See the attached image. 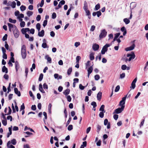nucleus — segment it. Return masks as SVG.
Returning <instances> with one entry per match:
<instances>
[{
	"instance_id": "obj_31",
	"label": "nucleus",
	"mask_w": 148,
	"mask_h": 148,
	"mask_svg": "<svg viewBox=\"0 0 148 148\" xmlns=\"http://www.w3.org/2000/svg\"><path fill=\"white\" fill-rule=\"evenodd\" d=\"M28 129L31 132H34V131L32 129L30 128H28L27 126H25V127L24 130L26 131Z\"/></svg>"
},
{
	"instance_id": "obj_35",
	"label": "nucleus",
	"mask_w": 148,
	"mask_h": 148,
	"mask_svg": "<svg viewBox=\"0 0 148 148\" xmlns=\"http://www.w3.org/2000/svg\"><path fill=\"white\" fill-rule=\"evenodd\" d=\"M90 58L91 60H93L94 59V54L93 53H91L90 54Z\"/></svg>"
},
{
	"instance_id": "obj_4",
	"label": "nucleus",
	"mask_w": 148,
	"mask_h": 148,
	"mask_svg": "<svg viewBox=\"0 0 148 148\" xmlns=\"http://www.w3.org/2000/svg\"><path fill=\"white\" fill-rule=\"evenodd\" d=\"M107 32L105 29H103L101 31V32L99 34V37L100 39L104 38L107 35Z\"/></svg>"
},
{
	"instance_id": "obj_42",
	"label": "nucleus",
	"mask_w": 148,
	"mask_h": 148,
	"mask_svg": "<svg viewBox=\"0 0 148 148\" xmlns=\"http://www.w3.org/2000/svg\"><path fill=\"white\" fill-rule=\"evenodd\" d=\"M81 59V57L80 56H77L76 58V63H79V61Z\"/></svg>"
},
{
	"instance_id": "obj_63",
	"label": "nucleus",
	"mask_w": 148,
	"mask_h": 148,
	"mask_svg": "<svg viewBox=\"0 0 148 148\" xmlns=\"http://www.w3.org/2000/svg\"><path fill=\"white\" fill-rule=\"evenodd\" d=\"M136 86V84L133 83H132L131 85V86L130 87V88H132L133 89H134Z\"/></svg>"
},
{
	"instance_id": "obj_52",
	"label": "nucleus",
	"mask_w": 148,
	"mask_h": 148,
	"mask_svg": "<svg viewBox=\"0 0 148 148\" xmlns=\"http://www.w3.org/2000/svg\"><path fill=\"white\" fill-rule=\"evenodd\" d=\"M121 68L122 70H125L126 69L127 66L125 65H123L122 66Z\"/></svg>"
},
{
	"instance_id": "obj_27",
	"label": "nucleus",
	"mask_w": 148,
	"mask_h": 148,
	"mask_svg": "<svg viewBox=\"0 0 148 148\" xmlns=\"http://www.w3.org/2000/svg\"><path fill=\"white\" fill-rule=\"evenodd\" d=\"M88 5L87 2L86 1H85L84 2L83 9L88 8Z\"/></svg>"
},
{
	"instance_id": "obj_55",
	"label": "nucleus",
	"mask_w": 148,
	"mask_h": 148,
	"mask_svg": "<svg viewBox=\"0 0 148 148\" xmlns=\"http://www.w3.org/2000/svg\"><path fill=\"white\" fill-rule=\"evenodd\" d=\"M125 76V74L124 73H123L120 75V78L121 79L123 78Z\"/></svg>"
},
{
	"instance_id": "obj_19",
	"label": "nucleus",
	"mask_w": 148,
	"mask_h": 148,
	"mask_svg": "<svg viewBox=\"0 0 148 148\" xmlns=\"http://www.w3.org/2000/svg\"><path fill=\"white\" fill-rule=\"evenodd\" d=\"M39 90L42 93H45V91L43 89L42 85L41 84L39 85Z\"/></svg>"
},
{
	"instance_id": "obj_30",
	"label": "nucleus",
	"mask_w": 148,
	"mask_h": 148,
	"mask_svg": "<svg viewBox=\"0 0 148 148\" xmlns=\"http://www.w3.org/2000/svg\"><path fill=\"white\" fill-rule=\"evenodd\" d=\"M42 47L43 48H48V47L47 46V44L46 42L43 43L42 44Z\"/></svg>"
},
{
	"instance_id": "obj_54",
	"label": "nucleus",
	"mask_w": 148,
	"mask_h": 148,
	"mask_svg": "<svg viewBox=\"0 0 148 148\" xmlns=\"http://www.w3.org/2000/svg\"><path fill=\"white\" fill-rule=\"evenodd\" d=\"M47 20L44 21L43 24V26L44 27H45L47 25Z\"/></svg>"
},
{
	"instance_id": "obj_33",
	"label": "nucleus",
	"mask_w": 148,
	"mask_h": 148,
	"mask_svg": "<svg viewBox=\"0 0 148 148\" xmlns=\"http://www.w3.org/2000/svg\"><path fill=\"white\" fill-rule=\"evenodd\" d=\"M100 8V4L99 3H98L95 5V10H97Z\"/></svg>"
},
{
	"instance_id": "obj_18",
	"label": "nucleus",
	"mask_w": 148,
	"mask_h": 148,
	"mask_svg": "<svg viewBox=\"0 0 148 148\" xmlns=\"http://www.w3.org/2000/svg\"><path fill=\"white\" fill-rule=\"evenodd\" d=\"M120 34V33H116L115 34V36L114 38L113 39V40L112 42H113L114 41L117 40V38L119 36Z\"/></svg>"
},
{
	"instance_id": "obj_40",
	"label": "nucleus",
	"mask_w": 148,
	"mask_h": 148,
	"mask_svg": "<svg viewBox=\"0 0 148 148\" xmlns=\"http://www.w3.org/2000/svg\"><path fill=\"white\" fill-rule=\"evenodd\" d=\"M25 108V107L24 103H23L22 104L21 106V108H20V111L22 110H23Z\"/></svg>"
},
{
	"instance_id": "obj_50",
	"label": "nucleus",
	"mask_w": 148,
	"mask_h": 148,
	"mask_svg": "<svg viewBox=\"0 0 148 148\" xmlns=\"http://www.w3.org/2000/svg\"><path fill=\"white\" fill-rule=\"evenodd\" d=\"M120 87L118 85L116 87L115 89V92H117L120 89Z\"/></svg>"
},
{
	"instance_id": "obj_38",
	"label": "nucleus",
	"mask_w": 148,
	"mask_h": 148,
	"mask_svg": "<svg viewBox=\"0 0 148 148\" xmlns=\"http://www.w3.org/2000/svg\"><path fill=\"white\" fill-rule=\"evenodd\" d=\"M13 8H14L16 7V2L13 1L12 2V4L10 5Z\"/></svg>"
},
{
	"instance_id": "obj_11",
	"label": "nucleus",
	"mask_w": 148,
	"mask_h": 148,
	"mask_svg": "<svg viewBox=\"0 0 148 148\" xmlns=\"http://www.w3.org/2000/svg\"><path fill=\"white\" fill-rule=\"evenodd\" d=\"M102 93L100 92H99L97 95V98L98 100L100 101L102 97Z\"/></svg>"
},
{
	"instance_id": "obj_58",
	"label": "nucleus",
	"mask_w": 148,
	"mask_h": 148,
	"mask_svg": "<svg viewBox=\"0 0 148 148\" xmlns=\"http://www.w3.org/2000/svg\"><path fill=\"white\" fill-rule=\"evenodd\" d=\"M80 45V43L79 42H76L75 43L74 45L76 47H78Z\"/></svg>"
},
{
	"instance_id": "obj_22",
	"label": "nucleus",
	"mask_w": 148,
	"mask_h": 148,
	"mask_svg": "<svg viewBox=\"0 0 148 148\" xmlns=\"http://www.w3.org/2000/svg\"><path fill=\"white\" fill-rule=\"evenodd\" d=\"M123 20L126 25L128 24L130 22V20L127 18H124Z\"/></svg>"
},
{
	"instance_id": "obj_23",
	"label": "nucleus",
	"mask_w": 148,
	"mask_h": 148,
	"mask_svg": "<svg viewBox=\"0 0 148 148\" xmlns=\"http://www.w3.org/2000/svg\"><path fill=\"white\" fill-rule=\"evenodd\" d=\"M104 108L105 106L103 105H102L99 109V111H101L102 112H105V111L104 109Z\"/></svg>"
},
{
	"instance_id": "obj_53",
	"label": "nucleus",
	"mask_w": 148,
	"mask_h": 148,
	"mask_svg": "<svg viewBox=\"0 0 148 148\" xmlns=\"http://www.w3.org/2000/svg\"><path fill=\"white\" fill-rule=\"evenodd\" d=\"M56 17V13L55 12H53L52 15V18L53 19H55Z\"/></svg>"
},
{
	"instance_id": "obj_21",
	"label": "nucleus",
	"mask_w": 148,
	"mask_h": 148,
	"mask_svg": "<svg viewBox=\"0 0 148 148\" xmlns=\"http://www.w3.org/2000/svg\"><path fill=\"white\" fill-rule=\"evenodd\" d=\"M70 92V90L69 89L67 88L63 92V94L65 95H67L69 94Z\"/></svg>"
},
{
	"instance_id": "obj_8",
	"label": "nucleus",
	"mask_w": 148,
	"mask_h": 148,
	"mask_svg": "<svg viewBox=\"0 0 148 148\" xmlns=\"http://www.w3.org/2000/svg\"><path fill=\"white\" fill-rule=\"evenodd\" d=\"M134 41L132 42V43H133V45L130 46V47L126 48L125 49V50L127 51H131L133 50L134 49L135 47V45L134 43Z\"/></svg>"
},
{
	"instance_id": "obj_3",
	"label": "nucleus",
	"mask_w": 148,
	"mask_h": 148,
	"mask_svg": "<svg viewBox=\"0 0 148 148\" xmlns=\"http://www.w3.org/2000/svg\"><path fill=\"white\" fill-rule=\"evenodd\" d=\"M13 33L14 34L15 37L17 38L18 37L19 35V32L18 30V29L16 26L14 27V28L12 30Z\"/></svg>"
},
{
	"instance_id": "obj_44",
	"label": "nucleus",
	"mask_w": 148,
	"mask_h": 148,
	"mask_svg": "<svg viewBox=\"0 0 148 148\" xmlns=\"http://www.w3.org/2000/svg\"><path fill=\"white\" fill-rule=\"evenodd\" d=\"M8 35L7 34H5L2 38L3 41H5L7 40Z\"/></svg>"
},
{
	"instance_id": "obj_16",
	"label": "nucleus",
	"mask_w": 148,
	"mask_h": 148,
	"mask_svg": "<svg viewBox=\"0 0 148 148\" xmlns=\"http://www.w3.org/2000/svg\"><path fill=\"white\" fill-rule=\"evenodd\" d=\"M45 58L47 60V61L50 63L51 62V58L49 57V56L47 55L45 56Z\"/></svg>"
},
{
	"instance_id": "obj_10",
	"label": "nucleus",
	"mask_w": 148,
	"mask_h": 148,
	"mask_svg": "<svg viewBox=\"0 0 148 148\" xmlns=\"http://www.w3.org/2000/svg\"><path fill=\"white\" fill-rule=\"evenodd\" d=\"M121 31L123 32V36H125L127 33V30L125 27H123L121 29Z\"/></svg>"
},
{
	"instance_id": "obj_7",
	"label": "nucleus",
	"mask_w": 148,
	"mask_h": 148,
	"mask_svg": "<svg viewBox=\"0 0 148 148\" xmlns=\"http://www.w3.org/2000/svg\"><path fill=\"white\" fill-rule=\"evenodd\" d=\"M127 95H126L122 98V100L120 101L119 102V106H124V105L125 103V100L127 97Z\"/></svg>"
},
{
	"instance_id": "obj_37",
	"label": "nucleus",
	"mask_w": 148,
	"mask_h": 148,
	"mask_svg": "<svg viewBox=\"0 0 148 148\" xmlns=\"http://www.w3.org/2000/svg\"><path fill=\"white\" fill-rule=\"evenodd\" d=\"M33 14V13L31 11H27V15L29 17L31 15H32Z\"/></svg>"
},
{
	"instance_id": "obj_13",
	"label": "nucleus",
	"mask_w": 148,
	"mask_h": 148,
	"mask_svg": "<svg viewBox=\"0 0 148 148\" xmlns=\"http://www.w3.org/2000/svg\"><path fill=\"white\" fill-rule=\"evenodd\" d=\"M14 91L15 93L19 97L21 96V92L20 91H18V89L17 88H14Z\"/></svg>"
},
{
	"instance_id": "obj_14",
	"label": "nucleus",
	"mask_w": 148,
	"mask_h": 148,
	"mask_svg": "<svg viewBox=\"0 0 148 148\" xmlns=\"http://www.w3.org/2000/svg\"><path fill=\"white\" fill-rule=\"evenodd\" d=\"M65 3V1L62 0L60 1L58 5V6L59 7V8H61L62 5L64 4Z\"/></svg>"
},
{
	"instance_id": "obj_28",
	"label": "nucleus",
	"mask_w": 148,
	"mask_h": 148,
	"mask_svg": "<svg viewBox=\"0 0 148 148\" xmlns=\"http://www.w3.org/2000/svg\"><path fill=\"white\" fill-rule=\"evenodd\" d=\"M88 85V84H87L86 86H83L81 84H80L79 85V89L81 90H83L84 89L85 87H86Z\"/></svg>"
},
{
	"instance_id": "obj_25",
	"label": "nucleus",
	"mask_w": 148,
	"mask_h": 148,
	"mask_svg": "<svg viewBox=\"0 0 148 148\" xmlns=\"http://www.w3.org/2000/svg\"><path fill=\"white\" fill-rule=\"evenodd\" d=\"M93 68L92 66H90V67L88 68V73H91L93 70Z\"/></svg>"
},
{
	"instance_id": "obj_45",
	"label": "nucleus",
	"mask_w": 148,
	"mask_h": 148,
	"mask_svg": "<svg viewBox=\"0 0 148 148\" xmlns=\"http://www.w3.org/2000/svg\"><path fill=\"white\" fill-rule=\"evenodd\" d=\"M73 125H69L68 127V130L69 131H71L72 130L73 128Z\"/></svg>"
},
{
	"instance_id": "obj_36",
	"label": "nucleus",
	"mask_w": 148,
	"mask_h": 148,
	"mask_svg": "<svg viewBox=\"0 0 148 148\" xmlns=\"http://www.w3.org/2000/svg\"><path fill=\"white\" fill-rule=\"evenodd\" d=\"M43 75L42 73L40 74L39 77L38 78V80L39 81H41L42 80L43 78Z\"/></svg>"
},
{
	"instance_id": "obj_41",
	"label": "nucleus",
	"mask_w": 148,
	"mask_h": 148,
	"mask_svg": "<svg viewBox=\"0 0 148 148\" xmlns=\"http://www.w3.org/2000/svg\"><path fill=\"white\" fill-rule=\"evenodd\" d=\"M94 77L96 80H98L100 78V76L98 75H96Z\"/></svg>"
},
{
	"instance_id": "obj_29",
	"label": "nucleus",
	"mask_w": 148,
	"mask_h": 148,
	"mask_svg": "<svg viewBox=\"0 0 148 148\" xmlns=\"http://www.w3.org/2000/svg\"><path fill=\"white\" fill-rule=\"evenodd\" d=\"M36 28L38 29V31L40 30V25L39 23H38L36 25Z\"/></svg>"
},
{
	"instance_id": "obj_15",
	"label": "nucleus",
	"mask_w": 148,
	"mask_h": 148,
	"mask_svg": "<svg viewBox=\"0 0 148 148\" xmlns=\"http://www.w3.org/2000/svg\"><path fill=\"white\" fill-rule=\"evenodd\" d=\"M11 142L10 141H8L7 143V147L8 148H15V147L12 145H10Z\"/></svg>"
},
{
	"instance_id": "obj_59",
	"label": "nucleus",
	"mask_w": 148,
	"mask_h": 148,
	"mask_svg": "<svg viewBox=\"0 0 148 148\" xmlns=\"http://www.w3.org/2000/svg\"><path fill=\"white\" fill-rule=\"evenodd\" d=\"M97 15L98 17H99L101 15V13L100 11H98L97 12Z\"/></svg>"
},
{
	"instance_id": "obj_48",
	"label": "nucleus",
	"mask_w": 148,
	"mask_h": 148,
	"mask_svg": "<svg viewBox=\"0 0 148 148\" xmlns=\"http://www.w3.org/2000/svg\"><path fill=\"white\" fill-rule=\"evenodd\" d=\"M91 105L93 106V107H94V108L96 107L97 106L96 103V102H95V101L92 102L91 103Z\"/></svg>"
},
{
	"instance_id": "obj_32",
	"label": "nucleus",
	"mask_w": 148,
	"mask_h": 148,
	"mask_svg": "<svg viewBox=\"0 0 148 148\" xmlns=\"http://www.w3.org/2000/svg\"><path fill=\"white\" fill-rule=\"evenodd\" d=\"M20 9L21 11H24L26 10V7L25 6L22 5L20 8Z\"/></svg>"
},
{
	"instance_id": "obj_20",
	"label": "nucleus",
	"mask_w": 148,
	"mask_h": 148,
	"mask_svg": "<svg viewBox=\"0 0 148 148\" xmlns=\"http://www.w3.org/2000/svg\"><path fill=\"white\" fill-rule=\"evenodd\" d=\"M2 71L3 72H5L7 73L8 72V69L5 66H3L2 68Z\"/></svg>"
},
{
	"instance_id": "obj_6",
	"label": "nucleus",
	"mask_w": 148,
	"mask_h": 148,
	"mask_svg": "<svg viewBox=\"0 0 148 148\" xmlns=\"http://www.w3.org/2000/svg\"><path fill=\"white\" fill-rule=\"evenodd\" d=\"M127 57H129L128 59V61H130L132 59H134L135 57V55L134 52L132 53H128L127 54Z\"/></svg>"
},
{
	"instance_id": "obj_1",
	"label": "nucleus",
	"mask_w": 148,
	"mask_h": 148,
	"mask_svg": "<svg viewBox=\"0 0 148 148\" xmlns=\"http://www.w3.org/2000/svg\"><path fill=\"white\" fill-rule=\"evenodd\" d=\"M21 54L22 58L23 59L25 58L26 57V46L25 45H22L21 49Z\"/></svg>"
},
{
	"instance_id": "obj_46",
	"label": "nucleus",
	"mask_w": 148,
	"mask_h": 148,
	"mask_svg": "<svg viewBox=\"0 0 148 148\" xmlns=\"http://www.w3.org/2000/svg\"><path fill=\"white\" fill-rule=\"evenodd\" d=\"M104 112H100L99 114V116L101 118H103L104 116Z\"/></svg>"
},
{
	"instance_id": "obj_51",
	"label": "nucleus",
	"mask_w": 148,
	"mask_h": 148,
	"mask_svg": "<svg viewBox=\"0 0 148 148\" xmlns=\"http://www.w3.org/2000/svg\"><path fill=\"white\" fill-rule=\"evenodd\" d=\"M101 128V127L99 125H98L97 126V131L99 132Z\"/></svg>"
},
{
	"instance_id": "obj_39",
	"label": "nucleus",
	"mask_w": 148,
	"mask_h": 148,
	"mask_svg": "<svg viewBox=\"0 0 148 148\" xmlns=\"http://www.w3.org/2000/svg\"><path fill=\"white\" fill-rule=\"evenodd\" d=\"M72 71V67L69 68L67 71V74L68 75H70L71 72Z\"/></svg>"
},
{
	"instance_id": "obj_60",
	"label": "nucleus",
	"mask_w": 148,
	"mask_h": 148,
	"mask_svg": "<svg viewBox=\"0 0 148 148\" xmlns=\"http://www.w3.org/2000/svg\"><path fill=\"white\" fill-rule=\"evenodd\" d=\"M90 61H87V63L86 64V68H87L88 67H89L90 66Z\"/></svg>"
},
{
	"instance_id": "obj_49",
	"label": "nucleus",
	"mask_w": 148,
	"mask_h": 148,
	"mask_svg": "<svg viewBox=\"0 0 148 148\" xmlns=\"http://www.w3.org/2000/svg\"><path fill=\"white\" fill-rule=\"evenodd\" d=\"M36 20L38 21H40L41 19L40 15H38L36 18Z\"/></svg>"
},
{
	"instance_id": "obj_24",
	"label": "nucleus",
	"mask_w": 148,
	"mask_h": 148,
	"mask_svg": "<svg viewBox=\"0 0 148 148\" xmlns=\"http://www.w3.org/2000/svg\"><path fill=\"white\" fill-rule=\"evenodd\" d=\"M8 25L9 28H10L11 29H12V30L14 28V27L16 26L15 25H13L12 24L9 23H8Z\"/></svg>"
},
{
	"instance_id": "obj_61",
	"label": "nucleus",
	"mask_w": 148,
	"mask_h": 148,
	"mask_svg": "<svg viewBox=\"0 0 148 148\" xmlns=\"http://www.w3.org/2000/svg\"><path fill=\"white\" fill-rule=\"evenodd\" d=\"M24 17V14H20L18 17V18H23Z\"/></svg>"
},
{
	"instance_id": "obj_2",
	"label": "nucleus",
	"mask_w": 148,
	"mask_h": 148,
	"mask_svg": "<svg viewBox=\"0 0 148 148\" xmlns=\"http://www.w3.org/2000/svg\"><path fill=\"white\" fill-rule=\"evenodd\" d=\"M110 46V45L108 44H106L103 47L101 51V53L102 54H104L105 52L108 50V48Z\"/></svg>"
},
{
	"instance_id": "obj_5",
	"label": "nucleus",
	"mask_w": 148,
	"mask_h": 148,
	"mask_svg": "<svg viewBox=\"0 0 148 148\" xmlns=\"http://www.w3.org/2000/svg\"><path fill=\"white\" fill-rule=\"evenodd\" d=\"M124 107L125 106H122L121 108H119L115 110L114 113L119 114L121 113L123 110Z\"/></svg>"
},
{
	"instance_id": "obj_57",
	"label": "nucleus",
	"mask_w": 148,
	"mask_h": 148,
	"mask_svg": "<svg viewBox=\"0 0 148 148\" xmlns=\"http://www.w3.org/2000/svg\"><path fill=\"white\" fill-rule=\"evenodd\" d=\"M2 124L4 126H5L6 125L7 123V121L6 120H3L2 121Z\"/></svg>"
},
{
	"instance_id": "obj_64",
	"label": "nucleus",
	"mask_w": 148,
	"mask_h": 148,
	"mask_svg": "<svg viewBox=\"0 0 148 148\" xmlns=\"http://www.w3.org/2000/svg\"><path fill=\"white\" fill-rule=\"evenodd\" d=\"M23 148H30V147L28 144H26L24 145Z\"/></svg>"
},
{
	"instance_id": "obj_47",
	"label": "nucleus",
	"mask_w": 148,
	"mask_h": 148,
	"mask_svg": "<svg viewBox=\"0 0 148 148\" xmlns=\"http://www.w3.org/2000/svg\"><path fill=\"white\" fill-rule=\"evenodd\" d=\"M25 22L24 21H22L20 24V26L21 27H24L25 25Z\"/></svg>"
},
{
	"instance_id": "obj_26",
	"label": "nucleus",
	"mask_w": 148,
	"mask_h": 148,
	"mask_svg": "<svg viewBox=\"0 0 148 148\" xmlns=\"http://www.w3.org/2000/svg\"><path fill=\"white\" fill-rule=\"evenodd\" d=\"M9 21L10 22L13 23H15L16 22V20H13L11 18H9Z\"/></svg>"
},
{
	"instance_id": "obj_43",
	"label": "nucleus",
	"mask_w": 148,
	"mask_h": 148,
	"mask_svg": "<svg viewBox=\"0 0 148 148\" xmlns=\"http://www.w3.org/2000/svg\"><path fill=\"white\" fill-rule=\"evenodd\" d=\"M43 114L44 116H45L44 118V122H45V120L46 119H47V113L45 112H43Z\"/></svg>"
},
{
	"instance_id": "obj_56",
	"label": "nucleus",
	"mask_w": 148,
	"mask_h": 148,
	"mask_svg": "<svg viewBox=\"0 0 148 148\" xmlns=\"http://www.w3.org/2000/svg\"><path fill=\"white\" fill-rule=\"evenodd\" d=\"M43 87L44 89H47L48 88V87L46 83H45L43 85Z\"/></svg>"
},
{
	"instance_id": "obj_17",
	"label": "nucleus",
	"mask_w": 148,
	"mask_h": 148,
	"mask_svg": "<svg viewBox=\"0 0 148 148\" xmlns=\"http://www.w3.org/2000/svg\"><path fill=\"white\" fill-rule=\"evenodd\" d=\"M15 69L16 71H17L18 70V69L19 68V65L18 63V62L16 61L15 62Z\"/></svg>"
},
{
	"instance_id": "obj_62",
	"label": "nucleus",
	"mask_w": 148,
	"mask_h": 148,
	"mask_svg": "<svg viewBox=\"0 0 148 148\" xmlns=\"http://www.w3.org/2000/svg\"><path fill=\"white\" fill-rule=\"evenodd\" d=\"M108 121L107 119H105L104 121V124L105 125H106L108 123Z\"/></svg>"
},
{
	"instance_id": "obj_9",
	"label": "nucleus",
	"mask_w": 148,
	"mask_h": 148,
	"mask_svg": "<svg viewBox=\"0 0 148 148\" xmlns=\"http://www.w3.org/2000/svg\"><path fill=\"white\" fill-rule=\"evenodd\" d=\"M93 49L95 51L98 50L99 48V46L98 45L95 43L92 46Z\"/></svg>"
},
{
	"instance_id": "obj_12",
	"label": "nucleus",
	"mask_w": 148,
	"mask_h": 148,
	"mask_svg": "<svg viewBox=\"0 0 148 148\" xmlns=\"http://www.w3.org/2000/svg\"><path fill=\"white\" fill-rule=\"evenodd\" d=\"M45 32L43 30H42L41 31H38V35L39 37H43L44 35Z\"/></svg>"
},
{
	"instance_id": "obj_34",
	"label": "nucleus",
	"mask_w": 148,
	"mask_h": 148,
	"mask_svg": "<svg viewBox=\"0 0 148 148\" xmlns=\"http://www.w3.org/2000/svg\"><path fill=\"white\" fill-rule=\"evenodd\" d=\"M11 143L13 145H15L16 143V141L15 139H13L11 141Z\"/></svg>"
}]
</instances>
